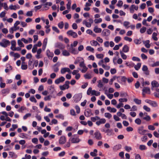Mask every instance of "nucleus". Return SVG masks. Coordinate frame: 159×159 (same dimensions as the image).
Segmentation results:
<instances>
[{"label":"nucleus","instance_id":"44","mask_svg":"<svg viewBox=\"0 0 159 159\" xmlns=\"http://www.w3.org/2000/svg\"><path fill=\"white\" fill-rule=\"evenodd\" d=\"M91 120L93 122H95L97 120L100 119V118L98 116H96L95 117H91Z\"/></svg>","mask_w":159,"mask_h":159},{"label":"nucleus","instance_id":"11","mask_svg":"<svg viewBox=\"0 0 159 159\" xmlns=\"http://www.w3.org/2000/svg\"><path fill=\"white\" fill-rule=\"evenodd\" d=\"M42 51L41 48H39L37 51V54L35 55V57L37 59H39L42 57V55L41 54Z\"/></svg>","mask_w":159,"mask_h":159},{"label":"nucleus","instance_id":"49","mask_svg":"<svg viewBox=\"0 0 159 159\" xmlns=\"http://www.w3.org/2000/svg\"><path fill=\"white\" fill-rule=\"evenodd\" d=\"M121 40V38L120 36L116 37L114 39V40L116 43H118Z\"/></svg>","mask_w":159,"mask_h":159},{"label":"nucleus","instance_id":"48","mask_svg":"<svg viewBox=\"0 0 159 159\" xmlns=\"http://www.w3.org/2000/svg\"><path fill=\"white\" fill-rule=\"evenodd\" d=\"M22 41H21V40H18V44L19 45L20 47H24V45L23 44V43L22 42Z\"/></svg>","mask_w":159,"mask_h":159},{"label":"nucleus","instance_id":"5","mask_svg":"<svg viewBox=\"0 0 159 159\" xmlns=\"http://www.w3.org/2000/svg\"><path fill=\"white\" fill-rule=\"evenodd\" d=\"M66 33L68 35L71 36L74 38H76L78 36L76 32H74L72 30L68 31Z\"/></svg>","mask_w":159,"mask_h":159},{"label":"nucleus","instance_id":"34","mask_svg":"<svg viewBox=\"0 0 159 159\" xmlns=\"http://www.w3.org/2000/svg\"><path fill=\"white\" fill-rule=\"evenodd\" d=\"M149 42L150 41L149 40H146L144 42L145 46L147 48H149L150 47Z\"/></svg>","mask_w":159,"mask_h":159},{"label":"nucleus","instance_id":"33","mask_svg":"<svg viewBox=\"0 0 159 159\" xmlns=\"http://www.w3.org/2000/svg\"><path fill=\"white\" fill-rule=\"evenodd\" d=\"M80 59L82 60V61L80 62V64L79 66L80 67H83L86 66L84 62V60L82 58H80Z\"/></svg>","mask_w":159,"mask_h":159},{"label":"nucleus","instance_id":"38","mask_svg":"<svg viewBox=\"0 0 159 159\" xmlns=\"http://www.w3.org/2000/svg\"><path fill=\"white\" fill-rule=\"evenodd\" d=\"M135 122L136 124L140 125L141 123V120L140 119L138 118L135 120Z\"/></svg>","mask_w":159,"mask_h":159},{"label":"nucleus","instance_id":"17","mask_svg":"<svg viewBox=\"0 0 159 159\" xmlns=\"http://www.w3.org/2000/svg\"><path fill=\"white\" fill-rule=\"evenodd\" d=\"M84 115L87 117H89L91 115H93V114L91 113V110L90 109H87V111L85 112Z\"/></svg>","mask_w":159,"mask_h":159},{"label":"nucleus","instance_id":"10","mask_svg":"<svg viewBox=\"0 0 159 159\" xmlns=\"http://www.w3.org/2000/svg\"><path fill=\"white\" fill-rule=\"evenodd\" d=\"M65 79L63 76H61L59 78L57 79L55 81V83L56 84H58L61 82H62L65 81Z\"/></svg>","mask_w":159,"mask_h":159},{"label":"nucleus","instance_id":"64","mask_svg":"<svg viewBox=\"0 0 159 159\" xmlns=\"http://www.w3.org/2000/svg\"><path fill=\"white\" fill-rule=\"evenodd\" d=\"M83 68V69L81 70V72L83 73H84L87 71L88 68L86 66H84Z\"/></svg>","mask_w":159,"mask_h":159},{"label":"nucleus","instance_id":"25","mask_svg":"<svg viewBox=\"0 0 159 159\" xmlns=\"http://www.w3.org/2000/svg\"><path fill=\"white\" fill-rule=\"evenodd\" d=\"M129 48L127 45H125L124 46L122 51L125 52H127L129 51Z\"/></svg>","mask_w":159,"mask_h":159},{"label":"nucleus","instance_id":"30","mask_svg":"<svg viewBox=\"0 0 159 159\" xmlns=\"http://www.w3.org/2000/svg\"><path fill=\"white\" fill-rule=\"evenodd\" d=\"M157 34L155 32H154L152 35V38L155 41H157L158 38L157 37Z\"/></svg>","mask_w":159,"mask_h":159},{"label":"nucleus","instance_id":"58","mask_svg":"<svg viewBox=\"0 0 159 159\" xmlns=\"http://www.w3.org/2000/svg\"><path fill=\"white\" fill-rule=\"evenodd\" d=\"M146 30V27H143L140 29V31L141 33H143L145 32Z\"/></svg>","mask_w":159,"mask_h":159},{"label":"nucleus","instance_id":"27","mask_svg":"<svg viewBox=\"0 0 159 159\" xmlns=\"http://www.w3.org/2000/svg\"><path fill=\"white\" fill-rule=\"evenodd\" d=\"M83 24H85L86 26L87 27H90L91 26V24L87 22L86 20H83Z\"/></svg>","mask_w":159,"mask_h":159},{"label":"nucleus","instance_id":"53","mask_svg":"<svg viewBox=\"0 0 159 159\" xmlns=\"http://www.w3.org/2000/svg\"><path fill=\"white\" fill-rule=\"evenodd\" d=\"M102 21V19L100 18L98 19H96L94 20V21L95 23L97 24L101 22Z\"/></svg>","mask_w":159,"mask_h":159},{"label":"nucleus","instance_id":"8","mask_svg":"<svg viewBox=\"0 0 159 159\" xmlns=\"http://www.w3.org/2000/svg\"><path fill=\"white\" fill-rule=\"evenodd\" d=\"M95 138L98 140H101L102 138L101 134L98 131H97L94 134Z\"/></svg>","mask_w":159,"mask_h":159},{"label":"nucleus","instance_id":"45","mask_svg":"<svg viewBox=\"0 0 159 159\" xmlns=\"http://www.w3.org/2000/svg\"><path fill=\"white\" fill-rule=\"evenodd\" d=\"M143 109L147 112H150V109L149 107L146 105H144L143 107Z\"/></svg>","mask_w":159,"mask_h":159},{"label":"nucleus","instance_id":"61","mask_svg":"<svg viewBox=\"0 0 159 159\" xmlns=\"http://www.w3.org/2000/svg\"><path fill=\"white\" fill-rule=\"evenodd\" d=\"M9 8L11 10H16V5L13 6L11 5L9 7Z\"/></svg>","mask_w":159,"mask_h":159},{"label":"nucleus","instance_id":"9","mask_svg":"<svg viewBox=\"0 0 159 159\" xmlns=\"http://www.w3.org/2000/svg\"><path fill=\"white\" fill-rule=\"evenodd\" d=\"M126 78L125 76L117 77V80L119 83L125 82L126 81Z\"/></svg>","mask_w":159,"mask_h":159},{"label":"nucleus","instance_id":"26","mask_svg":"<svg viewBox=\"0 0 159 159\" xmlns=\"http://www.w3.org/2000/svg\"><path fill=\"white\" fill-rule=\"evenodd\" d=\"M9 155L11 158L14 157L16 158L17 157V156L14 152H9Z\"/></svg>","mask_w":159,"mask_h":159},{"label":"nucleus","instance_id":"54","mask_svg":"<svg viewBox=\"0 0 159 159\" xmlns=\"http://www.w3.org/2000/svg\"><path fill=\"white\" fill-rule=\"evenodd\" d=\"M55 117L57 118H60L62 120H63L64 119V116L61 114H59L58 115H57Z\"/></svg>","mask_w":159,"mask_h":159},{"label":"nucleus","instance_id":"13","mask_svg":"<svg viewBox=\"0 0 159 159\" xmlns=\"http://www.w3.org/2000/svg\"><path fill=\"white\" fill-rule=\"evenodd\" d=\"M11 49L13 51H16V43L15 40H12L11 42Z\"/></svg>","mask_w":159,"mask_h":159},{"label":"nucleus","instance_id":"51","mask_svg":"<svg viewBox=\"0 0 159 159\" xmlns=\"http://www.w3.org/2000/svg\"><path fill=\"white\" fill-rule=\"evenodd\" d=\"M105 116L109 119L112 117V115L110 113H105Z\"/></svg>","mask_w":159,"mask_h":159},{"label":"nucleus","instance_id":"4","mask_svg":"<svg viewBox=\"0 0 159 159\" xmlns=\"http://www.w3.org/2000/svg\"><path fill=\"white\" fill-rule=\"evenodd\" d=\"M147 132L146 130L143 129V126H141L138 128V133L141 135H143Z\"/></svg>","mask_w":159,"mask_h":159},{"label":"nucleus","instance_id":"12","mask_svg":"<svg viewBox=\"0 0 159 159\" xmlns=\"http://www.w3.org/2000/svg\"><path fill=\"white\" fill-rule=\"evenodd\" d=\"M138 6H135L134 5H132L129 9L131 13H133L134 11V9L135 10L137 11L138 9Z\"/></svg>","mask_w":159,"mask_h":159},{"label":"nucleus","instance_id":"57","mask_svg":"<svg viewBox=\"0 0 159 159\" xmlns=\"http://www.w3.org/2000/svg\"><path fill=\"white\" fill-rule=\"evenodd\" d=\"M30 100L32 102H34L35 103L37 102V100L34 96L31 97L30 98Z\"/></svg>","mask_w":159,"mask_h":159},{"label":"nucleus","instance_id":"28","mask_svg":"<svg viewBox=\"0 0 159 159\" xmlns=\"http://www.w3.org/2000/svg\"><path fill=\"white\" fill-rule=\"evenodd\" d=\"M62 55L65 56H68L70 55V53L66 50H64L62 51Z\"/></svg>","mask_w":159,"mask_h":159},{"label":"nucleus","instance_id":"40","mask_svg":"<svg viewBox=\"0 0 159 159\" xmlns=\"http://www.w3.org/2000/svg\"><path fill=\"white\" fill-rule=\"evenodd\" d=\"M26 109V108L24 106L21 107L20 108H19L18 110V111L22 113L23 112V111L24 110Z\"/></svg>","mask_w":159,"mask_h":159},{"label":"nucleus","instance_id":"15","mask_svg":"<svg viewBox=\"0 0 159 159\" xmlns=\"http://www.w3.org/2000/svg\"><path fill=\"white\" fill-rule=\"evenodd\" d=\"M66 72H68L69 73H70V70L69 68L65 67L63 68L61 70V72L62 74L65 73Z\"/></svg>","mask_w":159,"mask_h":159},{"label":"nucleus","instance_id":"36","mask_svg":"<svg viewBox=\"0 0 159 159\" xmlns=\"http://www.w3.org/2000/svg\"><path fill=\"white\" fill-rule=\"evenodd\" d=\"M98 87L100 88H102L103 86V83L101 80H98Z\"/></svg>","mask_w":159,"mask_h":159},{"label":"nucleus","instance_id":"39","mask_svg":"<svg viewBox=\"0 0 159 159\" xmlns=\"http://www.w3.org/2000/svg\"><path fill=\"white\" fill-rule=\"evenodd\" d=\"M37 47L36 46V45H34L32 49V52L33 53H35L37 51Z\"/></svg>","mask_w":159,"mask_h":159},{"label":"nucleus","instance_id":"29","mask_svg":"<svg viewBox=\"0 0 159 159\" xmlns=\"http://www.w3.org/2000/svg\"><path fill=\"white\" fill-rule=\"evenodd\" d=\"M105 132L107 133V135L108 136H110L112 134V130L111 129H107L105 130Z\"/></svg>","mask_w":159,"mask_h":159},{"label":"nucleus","instance_id":"23","mask_svg":"<svg viewBox=\"0 0 159 159\" xmlns=\"http://www.w3.org/2000/svg\"><path fill=\"white\" fill-rule=\"evenodd\" d=\"M93 31L96 33H100L102 31V29L100 28H98V26H95L94 27Z\"/></svg>","mask_w":159,"mask_h":159},{"label":"nucleus","instance_id":"50","mask_svg":"<svg viewBox=\"0 0 159 159\" xmlns=\"http://www.w3.org/2000/svg\"><path fill=\"white\" fill-rule=\"evenodd\" d=\"M57 120L55 119H53L52 120L51 122L49 123V125H52L53 124H56L57 123Z\"/></svg>","mask_w":159,"mask_h":159},{"label":"nucleus","instance_id":"56","mask_svg":"<svg viewBox=\"0 0 159 159\" xmlns=\"http://www.w3.org/2000/svg\"><path fill=\"white\" fill-rule=\"evenodd\" d=\"M49 90H50V92L51 94L53 93L55 91L54 88L52 87V86H50L49 88Z\"/></svg>","mask_w":159,"mask_h":159},{"label":"nucleus","instance_id":"63","mask_svg":"<svg viewBox=\"0 0 159 159\" xmlns=\"http://www.w3.org/2000/svg\"><path fill=\"white\" fill-rule=\"evenodd\" d=\"M54 52L55 55H59L61 53L60 50L58 49H56L55 50Z\"/></svg>","mask_w":159,"mask_h":159},{"label":"nucleus","instance_id":"32","mask_svg":"<svg viewBox=\"0 0 159 159\" xmlns=\"http://www.w3.org/2000/svg\"><path fill=\"white\" fill-rule=\"evenodd\" d=\"M86 49L88 51H90L92 52H94V49L93 48L91 47V46H88L87 47Z\"/></svg>","mask_w":159,"mask_h":159},{"label":"nucleus","instance_id":"41","mask_svg":"<svg viewBox=\"0 0 159 159\" xmlns=\"http://www.w3.org/2000/svg\"><path fill=\"white\" fill-rule=\"evenodd\" d=\"M142 91L143 92L147 93L148 92H149L150 91V89L149 88L145 87L143 89H142Z\"/></svg>","mask_w":159,"mask_h":159},{"label":"nucleus","instance_id":"22","mask_svg":"<svg viewBox=\"0 0 159 159\" xmlns=\"http://www.w3.org/2000/svg\"><path fill=\"white\" fill-rule=\"evenodd\" d=\"M69 49L70 50L71 52L73 54H76L78 53L77 50L75 48H74L73 47H71Z\"/></svg>","mask_w":159,"mask_h":159},{"label":"nucleus","instance_id":"24","mask_svg":"<svg viewBox=\"0 0 159 159\" xmlns=\"http://www.w3.org/2000/svg\"><path fill=\"white\" fill-rule=\"evenodd\" d=\"M121 148V145L120 144H118L117 145L114 146L113 148V150L116 151Z\"/></svg>","mask_w":159,"mask_h":159},{"label":"nucleus","instance_id":"16","mask_svg":"<svg viewBox=\"0 0 159 159\" xmlns=\"http://www.w3.org/2000/svg\"><path fill=\"white\" fill-rule=\"evenodd\" d=\"M99 120V121H97L96 122V124L98 125H100L101 124H104L106 122V120L104 118L100 119Z\"/></svg>","mask_w":159,"mask_h":159},{"label":"nucleus","instance_id":"47","mask_svg":"<svg viewBox=\"0 0 159 159\" xmlns=\"http://www.w3.org/2000/svg\"><path fill=\"white\" fill-rule=\"evenodd\" d=\"M130 23L128 21H125L124 22L123 25L126 28H128L129 27L128 25H129Z\"/></svg>","mask_w":159,"mask_h":159},{"label":"nucleus","instance_id":"37","mask_svg":"<svg viewBox=\"0 0 159 159\" xmlns=\"http://www.w3.org/2000/svg\"><path fill=\"white\" fill-rule=\"evenodd\" d=\"M140 80L143 82L142 85H143V86H144V84H145V85H148L150 84L149 82H148V81H146L145 82H144V79L143 78H141L140 79Z\"/></svg>","mask_w":159,"mask_h":159},{"label":"nucleus","instance_id":"19","mask_svg":"<svg viewBox=\"0 0 159 159\" xmlns=\"http://www.w3.org/2000/svg\"><path fill=\"white\" fill-rule=\"evenodd\" d=\"M66 142V139L65 137L61 136L59 140V143L61 144H63Z\"/></svg>","mask_w":159,"mask_h":159},{"label":"nucleus","instance_id":"6","mask_svg":"<svg viewBox=\"0 0 159 159\" xmlns=\"http://www.w3.org/2000/svg\"><path fill=\"white\" fill-rule=\"evenodd\" d=\"M145 102H146L152 106L154 107H157L158 106L157 103L155 101H153L149 100L147 99L145 100Z\"/></svg>","mask_w":159,"mask_h":159},{"label":"nucleus","instance_id":"43","mask_svg":"<svg viewBox=\"0 0 159 159\" xmlns=\"http://www.w3.org/2000/svg\"><path fill=\"white\" fill-rule=\"evenodd\" d=\"M64 26V23L63 21H61L58 24V27L61 29L63 28Z\"/></svg>","mask_w":159,"mask_h":159},{"label":"nucleus","instance_id":"62","mask_svg":"<svg viewBox=\"0 0 159 159\" xmlns=\"http://www.w3.org/2000/svg\"><path fill=\"white\" fill-rule=\"evenodd\" d=\"M102 67L106 70H109L110 69V67L109 66L105 65L103 64L102 65Z\"/></svg>","mask_w":159,"mask_h":159},{"label":"nucleus","instance_id":"20","mask_svg":"<svg viewBox=\"0 0 159 159\" xmlns=\"http://www.w3.org/2000/svg\"><path fill=\"white\" fill-rule=\"evenodd\" d=\"M46 53L48 57L49 58H52L54 56V54L53 52H50L49 50L47 51Z\"/></svg>","mask_w":159,"mask_h":159},{"label":"nucleus","instance_id":"35","mask_svg":"<svg viewBox=\"0 0 159 159\" xmlns=\"http://www.w3.org/2000/svg\"><path fill=\"white\" fill-rule=\"evenodd\" d=\"M141 63H138L137 65L134 66V68L136 70H138L141 66Z\"/></svg>","mask_w":159,"mask_h":159},{"label":"nucleus","instance_id":"55","mask_svg":"<svg viewBox=\"0 0 159 159\" xmlns=\"http://www.w3.org/2000/svg\"><path fill=\"white\" fill-rule=\"evenodd\" d=\"M92 41V45L95 46H96L97 45H98L99 46H100V44L97 41L93 40Z\"/></svg>","mask_w":159,"mask_h":159},{"label":"nucleus","instance_id":"59","mask_svg":"<svg viewBox=\"0 0 159 159\" xmlns=\"http://www.w3.org/2000/svg\"><path fill=\"white\" fill-rule=\"evenodd\" d=\"M78 42L77 41H74L73 42V44H71L70 45V47H75L77 46V45L78 44Z\"/></svg>","mask_w":159,"mask_h":159},{"label":"nucleus","instance_id":"2","mask_svg":"<svg viewBox=\"0 0 159 159\" xmlns=\"http://www.w3.org/2000/svg\"><path fill=\"white\" fill-rule=\"evenodd\" d=\"M70 140L72 143H79L80 139L77 135H75L73 136V137L70 138Z\"/></svg>","mask_w":159,"mask_h":159},{"label":"nucleus","instance_id":"31","mask_svg":"<svg viewBox=\"0 0 159 159\" xmlns=\"http://www.w3.org/2000/svg\"><path fill=\"white\" fill-rule=\"evenodd\" d=\"M134 101L137 104L139 105L141 103V100L137 98L134 99Z\"/></svg>","mask_w":159,"mask_h":159},{"label":"nucleus","instance_id":"60","mask_svg":"<svg viewBox=\"0 0 159 159\" xmlns=\"http://www.w3.org/2000/svg\"><path fill=\"white\" fill-rule=\"evenodd\" d=\"M143 119L147 121H149L151 120V118L149 116L146 115V117H144Z\"/></svg>","mask_w":159,"mask_h":159},{"label":"nucleus","instance_id":"52","mask_svg":"<svg viewBox=\"0 0 159 159\" xmlns=\"http://www.w3.org/2000/svg\"><path fill=\"white\" fill-rule=\"evenodd\" d=\"M139 148L141 150H144L146 149V147L145 145H141L139 146Z\"/></svg>","mask_w":159,"mask_h":159},{"label":"nucleus","instance_id":"14","mask_svg":"<svg viewBox=\"0 0 159 159\" xmlns=\"http://www.w3.org/2000/svg\"><path fill=\"white\" fill-rule=\"evenodd\" d=\"M151 84L152 85V90H154V89L153 88L154 87H157L159 86V84L158 82L155 80H154L152 82Z\"/></svg>","mask_w":159,"mask_h":159},{"label":"nucleus","instance_id":"42","mask_svg":"<svg viewBox=\"0 0 159 159\" xmlns=\"http://www.w3.org/2000/svg\"><path fill=\"white\" fill-rule=\"evenodd\" d=\"M103 33L104 35H106L107 33L108 34H110V31L108 29H105L103 31Z\"/></svg>","mask_w":159,"mask_h":159},{"label":"nucleus","instance_id":"18","mask_svg":"<svg viewBox=\"0 0 159 159\" xmlns=\"http://www.w3.org/2000/svg\"><path fill=\"white\" fill-rule=\"evenodd\" d=\"M142 70L145 71V74L147 75H149V71L148 70V68L147 66L145 65L143 66L142 68Z\"/></svg>","mask_w":159,"mask_h":159},{"label":"nucleus","instance_id":"7","mask_svg":"<svg viewBox=\"0 0 159 159\" xmlns=\"http://www.w3.org/2000/svg\"><path fill=\"white\" fill-rule=\"evenodd\" d=\"M55 47L56 48H59L61 50H63L65 48V45L61 43H57L56 44Z\"/></svg>","mask_w":159,"mask_h":159},{"label":"nucleus","instance_id":"1","mask_svg":"<svg viewBox=\"0 0 159 159\" xmlns=\"http://www.w3.org/2000/svg\"><path fill=\"white\" fill-rule=\"evenodd\" d=\"M10 45V42L5 39H2V41L0 42V45L4 48H6Z\"/></svg>","mask_w":159,"mask_h":159},{"label":"nucleus","instance_id":"46","mask_svg":"<svg viewBox=\"0 0 159 159\" xmlns=\"http://www.w3.org/2000/svg\"><path fill=\"white\" fill-rule=\"evenodd\" d=\"M120 53L122 58L123 59L125 60L127 58L125 54H124L123 52H122L121 51H120Z\"/></svg>","mask_w":159,"mask_h":159},{"label":"nucleus","instance_id":"21","mask_svg":"<svg viewBox=\"0 0 159 159\" xmlns=\"http://www.w3.org/2000/svg\"><path fill=\"white\" fill-rule=\"evenodd\" d=\"M47 41L48 39L47 38H45L43 40L42 46V49H43V50H44L46 48L47 43Z\"/></svg>","mask_w":159,"mask_h":159},{"label":"nucleus","instance_id":"3","mask_svg":"<svg viewBox=\"0 0 159 159\" xmlns=\"http://www.w3.org/2000/svg\"><path fill=\"white\" fill-rule=\"evenodd\" d=\"M70 84V82L68 81H66L65 82V84L62 86H60V89L61 90H65L66 89H68L69 87V84Z\"/></svg>","mask_w":159,"mask_h":159}]
</instances>
